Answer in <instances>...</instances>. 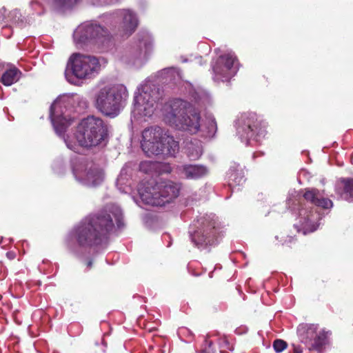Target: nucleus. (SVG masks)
<instances>
[{
    "instance_id": "f257e3e1",
    "label": "nucleus",
    "mask_w": 353,
    "mask_h": 353,
    "mask_svg": "<svg viewBox=\"0 0 353 353\" xmlns=\"http://www.w3.org/2000/svg\"><path fill=\"white\" fill-rule=\"evenodd\" d=\"M139 19L131 9H117L105 13L97 20L86 21L75 29L73 41L78 48L108 51L114 44L113 34L117 32L130 35L137 29Z\"/></svg>"
},
{
    "instance_id": "f03ea898",
    "label": "nucleus",
    "mask_w": 353,
    "mask_h": 353,
    "mask_svg": "<svg viewBox=\"0 0 353 353\" xmlns=\"http://www.w3.org/2000/svg\"><path fill=\"white\" fill-rule=\"evenodd\" d=\"M123 225L121 208L114 203L106 205L98 212L82 220L68 235L66 242L68 248L77 252L79 248H92L105 243L113 231L114 225Z\"/></svg>"
},
{
    "instance_id": "7ed1b4c3",
    "label": "nucleus",
    "mask_w": 353,
    "mask_h": 353,
    "mask_svg": "<svg viewBox=\"0 0 353 353\" xmlns=\"http://www.w3.org/2000/svg\"><path fill=\"white\" fill-rule=\"evenodd\" d=\"M164 121L170 125L191 134L200 133L204 137H213L217 130L215 119L212 115L201 120L200 113L190 103L181 99L167 102L163 109Z\"/></svg>"
},
{
    "instance_id": "20e7f679",
    "label": "nucleus",
    "mask_w": 353,
    "mask_h": 353,
    "mask_svg": "<svg viewBox=\"0 0 353 353\" xmlns=\"http://www.w3.org/2000/svg\"><path fill=\"white\" fill-rule=\"evenodd\" d=\"M108 125L99 117L88 116L79 123L75 134L77 142H72L69 138L64 141L70 150L78 153L79 147L92 148L104 145L108 137Z\"/></svg>"
},
{
    "instance_id": "39448f33",
    "label": "nucleus",
    "mask_w": 353,
    "mask_h": 353,
    "mask_svg": "<svg viewBox=\"0 0 353 353\" xmlns=\"http://www.w3.org/2000/svg\"><path fill=\"white\" fill-rule=\"evenodd\" d=\"M303 197L307 203L299 209V222L295 228L299 232H302L305 235L314 232L319 225L321 215L318 208L330 209L332 208L333 203L330 199L325 198L317 189L307 190Z\"/></svg>"
},
{
    "instance_id": "423d86ee",
    "label": "nucleus",
    "mask_w": 353,
    "mask_h": 353,
    "mask_svg": "<svg viewBox=\"0 0 353 353\" xmlns=\"http://www.w3.org/2000/svg\"><path fill=\"white\" fill-rule=\"evenodd\" d=\"M126 87L110 83L100 88L94 96V106L103 115L114 118L124 108L128 98Z\"/></svg>"
},
{
    "instance_id": "0eeeda50",
    "label": "nucleus",
    "mask_w": 353,
    "mask_h": 353,
    "mask_svg": "<svg viewBox=\"0 0 353 353\" xmlns=\"http://www.w3.org/2000/svg\"><path fill=\"white\" fill-rule=\"evenodd\" d=\"M141 145L148 157H174L179 152V143L159 126H151L142 132Z\"/></svg>"
},
{
    "instance_id": "6e6552de",
    "label": "nucleus",
    "mask_w": 353,
    "mask_h": 353,
    "mask_svg": "<svg viewBox=\"0 0 353 353\" xmlns=\"http://www.w3.org/2000/svg\"><path fill=\"white\" fill-rule=\"evenodd\" d=\"M154 39L148 31L139 32L121 52V61L129 65L139 68L148 60L153 51Z\"/></svg>"
},
{
    "instance_id": "1a4fd4ad",
    "label": "nucleus",
    "mask_w": 353,
    "mask_h": 353,
    "mask_svg": "<svg viewBox=\"0 0 353 353\" xmlns=\"http://www.w3.org/2000/svg\"><path fill=\"white\" fill-rule=\"evenodd\" d=\"M181 190L179 183L173 181H163L154 185L148 183L141 185L139 194L141 201L148 205L163 206L178 197Z\"/></svg>"
},
{
    "instance_id": "9d476101",
    "label": "nucleus",
    "mask_w": 353,
    "mask_h": 353,
    "mask_svg": "<svg viewBox=\"0 0 353 353\" xmlns=\"http://www.w3.org/2000/svg\"><path fill=\"white\" fill-rule=\"evenodd\" d=\"M83 102V98L75 93L59 96L52 104L50 109V118L56 133L61 136L70 126L72 118L68 112L70 108Z\"/></svg>"
},
{
    "instance_id": "9b49d317",
    "label": "nucleus",
    "mask_w": 353,
    "mask_h": 353,
    "mask_svg": "<svg viewBox=\"0 0 353 353\" xmlns=\"http://www.w3.org/2000/svg\"><path fill=\"white\" fill-rule=\"evenodd\" d=\"M218 222L213 214H205L196 220L189 231L192 242L199 248H206L217 242Z\"/></svg>"
},
{
    "instance_id": "f8f14e48",
    "label": "nucleus",
    "mask_w": 353,
    "mask_h": 353,
    "mask_svg": "<svg viewBox=\"0 0 353 353\" xmlns=\"http://www.w3.org/2000/svg\"><path fill=\"white\" fill-rule=\"evenodd\" d=\"M65 78L68 81L76 84L78 79H91L100 70V62L97 57L81 53H74L69 59Z\"/></svg>"
},
{
    "instance_id": "ddd939ff",
    "label": "nucleus",
    "mask_w": 353,
    "mask_h": 353,
    "mask_svg": "<svg viewBox=\"0 0 353 353\" xmlns=\"http://www.w3.org/2000/svg\"><path fill=\"white\" fill-rule=\"evenodd\" d=\"M236 134L247 145H254L264 137L265 131L261 121L254 112L241 114L235 121Z\"/></svg>"
},
{
    "instance_id": "4468645a",
    "label": "nucleus",
    "mask_w": 353,
    "mask_h": 353,
    "mask_svg": "<svg viewBox=\"0 0 353 353\" xmlns=\"http://www.w3.org/2000/svg\"><path fill=\"white\" fill-rule=\"evenodd\" d=\"M161 97L158 86L150 80L145 81L134 93V112L144 117L152 116Z\"/></svg>"
},
{
    "instance_id": "2eb2a0df",
    "label": "nucleus",
    "mask_w": 353,
    "mask_h": 353,
    "mask_svg": "<svg viewBox=\"0 0 353 353\" xmlns=\"http://www.w3.org/2000/svg\"><path fill=\"white\" fill-rule=\"evenodd\" d=\"M72 173L77 181L88 187H96L105 178L103 170L97 165L84 159H76L72 163Z\"/></svg>"
},
{
    "instance_id": "dca6fc26",
    "label": "nucleus",
    "mask_w": 353,
    "mask_h": 353,
    "mask_svg": "<svg viewBox=\"0 0 353 353\" xmlns=\"http://www.w3.org/2000/svg\"><path fill=\"white\" fill-rule=\"evenodd\" d=\"M239 70L238 59L234 52L220 55L212 63L213 79L217 82H228Z\"/></svg>"
},
{
    "instance_id": "f3484780",
    "label": "nucleus",
    "mask_w": 353,
    "mask_h": 353,
    "mask_svg": "<svg viewBox=\"0 0 353 353\" xmlns=\"http://www.w3.org/2000/svg\"><path fill=\"white\" fill-rule=\"evenodd\" d=\"M318 325L301 323L297 327V335L300 341L304 343L309 350H319L325 345L328 332L317 331Z\"/></svg>"
},
{
    "instance_id": "a211bd4d",
    "label": "nucleus",
    "mask_w": 353,
    "mask_h": 353,
    "mask_svg": "<svg viewBox=\"0 0 353 353\" xmlns=\"http://www.w3.org/2000/svg\"><path fill=\"white\" fill-rule=\"evenodd\" d=\"M176 171L181 177L190 180H197L208 173V168L200 164H183L177 166Z\"/></svg>"
},
{
    "instance_id": "6ab92c4d",
    "label": "nucleus",
    "mask_w": 353,
    "mask_h": 353,
    "mask_svg": "<svg viewBox=\"0 0 353 353\" xmlns=\"http://www.w3.org/2000/svg\"><path fill=\"white\" fill-rule=\"evenodd\" d=\"M336 191L342 199L353 202V179H341L337 183Z\"/></svg>"
},
{
    "instance_id": "aec40b11",
    "label": "nucleus",
    "mask_w": 353,
    "mask_h": 353,
    "mask_svg": "<svg viewBox=\"0 0 353 353\" xmlns=\"http://www.w3.org/2000/svg\"><path fill=\"white\" fill-rule=\"evenodd\" d=\"M80 0H47V5L53 11L63 12L74 7Z\"/></svg>"
},
{
    "instance_id": "412c9836",
    "label": "nucleus",
    "mask_w": 353,
    "mask_h": 353,
    "mask_svg": "<svg viewBox=\"0 0 353 353\" xmlns=\"http://www.w3.org/2000/svg\"><path fill=\"white\" fill-rule=\"evenodd\" d=\"M159 77L164 83H176L181 80V73L179 70L174 67L167 68L159 72Z\"/></svg>"
},
{
    "instance_id": "4be33fe9",
    "label": "nucleus",
    "mask_w": 353,
    "mask_h": 353,
    "mask_svg": "<svg viewBox=\"0 0 353 353\" xmlns=\"http://www.w3.org/2000/svg\"><path fill=\"white\" fill-rule=\"evenodd\" d=\"M185 153L190 160L194 161L199 159L203 153L201 142L195 139L187 143L185 146Z\"/></svg>"
},
{
    "instance_id": "5701e85b",
    "label": "nucleus",
    "mask_w": 353,
    "mask_h": 353,
    "mask_svg": "<svg viewBox=\"0 0 353 353\" xmlns=\"http://www.w3.org/2000/svg\"><path fill=\"white\" fill-rule=\"evenodd\" d=\"M21 74V72L19 70L12 66L2 74L1 81L3 85L9 86L19 81Z\"/></svg>"
},
{
    "instance_id": "b1692460",
    "label": "nucleus",
    "mask_w": 353,
    "mask_h": 353,
    "mask_svg": "<svg viewBox=\"0 0 353 353\" xmlns=\"http://www.w3.org/2000/svg\"><path fill=\"white\" fill-rule=\"evenodd\" d=\"M228 174V184L230 187L241 185L245 181L242 170L237 168H231Z\"/></svg>"
},
{
    "instance_id": "393cba45",
    "label": "nucleus",
    "mask_w": 353,
    "mask_h": 353,
    "mask_svg": "<svg viewBox=\"0 0 353 353\" xmlns=\"http://www.w3.org/2000/svg\"><path fill=\"white\" fill-rule=\"evenodd\" d=\"M117 186L121 192L128 193L131 191L127 170L123 168L117 180Z\"/></svg>"
},
{
    "instance_id": "a878e982",
    "label": "nucleus",
    "mask_w": 353,
    "mask_h": 353,
    "mask_svg": "<svg viewBox=\"0 0 353 353\" xmlns=\"http://www.w3.org/2000/svg\"><path fill=\"white\" fill-rule=\"evenodd\" d=\"M8 17L13 23L17 24L19 26H22L23 24V19L18 10H14L9 13Z\"/></svg>"
},
{
    "instance_id": "bb28decb",
    "label": "nucleus",
    "mask_w": 353,
    "mask_h": 353,
    "mask_svg": "<svg viewBox=\"0 0 353 353\" xmlns=\"http://www.w3.org/2000/svg\"><path fill=\"white\" fill-rule=\"evenodd\" d=\"M193 97L195 101L201 103L203 104H205L210 102L209 95L203 91L196 92Z\"/></svg>"
},
{
    "instance_id": "cd10ccee",
    "label": "nucleus",
    "mask_w": 353,
    "mask_h": 353,
    "mask_svg": "<svg viewBox=\"0 0 353 353\" xmlns=\"http://www.w3.org/2000/svg\"><path fill=\"white\" fill-rule=\"evenodd\" d=\"M273 347L276 352H281L287 347V343L281 339H276L273 343Z\"/></svg>"
},
{
    "instance_id": "c85d7f7f",
    "label": "nucleus",
    "mask_w": 353,
    "mask_h": 353,
    "mask_svg": "<svg viewBox=\"0 0 353 353\" xmlns=\"http://www.w3.org/2000/svg\"><path fill=\"white\" fill-rule=\"evenodd\" d=\"M119 0H91L92 3L97 6H103L116 3Z\"/></svg>"
},
{
    "instance_id": "c756f323",
    "label": "nucleus",
    "mask_w": 353,
    "mask_h": 353,
    "mask_svg": "<svg viewBox=\"0 0 353 353\" xmlns=\"http://www.w3.org/2000/svg\"><path fill=\"white\" fill-rule=\"evenodd\" d=\"M52 168L56 173L61 174L64 170V165L61 161H57L53 163Z\"/></svg>"
},
{
    "instance_id": "7c9ffc66",
    "label": "nucleus",
    "mask_w": 353,
    "mask_h": 353,
    "mask_svg": "<svg viewBox=\"0 0 353 353\" xmlns=\"http://www.w3.org/2000/svg\"><path fill=\"white\" fill-rule=\"evenodd\" d=\"M153 165L151 161L141 162L140 164V170L145 173L150 171L152 166Z\"/></svg>"
},
{
    "instance_id": "2f4dec72",
    "label": "nucleus",
    "mask_w": 353,
    "mask_h": 353,
    "mask_svg": "<svg viewBox=\"0 0 353 353\" xmlns=\"http://www.w3.org/2000/svg\"><path fill=\"white\" fill-rule=\"evenodd\" d=\"M30 6L34 11L37 12L39 14L40 13L39 8H41V4L39 1H30Z\"/></svg>"
},
{
    "instance_id": "473e14b6",
    "label": "nucleus",
    "mask_w": 353,
    "mask_h": 353,
    "mask_svg": "<svg viewBox=\"0 0 353 353\" xmlns=\"http://www.w3.org/2000/svg\"><path fill=\"white\" fill-rule=\"evenodd\" d=\"M6 10L5 9V8H2L0 9V21H3L6 19Z\"/></svg>"
},
{
    "instance_id": "72a5a7b5",
    "label": "nucleus",
    "mask_w": 353,
    "mask_h": 353,
    "mask_svg": "<svg viewBox=\"0 0 353 353\" xmlns=\"http://www.w3.org/2000/svg\"><path fill=\"white\" fill-rule=\"evenodd\" d=\"M294 350H295L296 353H302L303 352L302 350L300 348H295Z\"/></svg>"
},
{
    "instance_id": "f704fd0d",
    "label": "nucleus",
    "mask_w": 353,
    "mask_h": 353,
    "mask_svg": "<svg viewBox=\"0 0 353 353\" xmlns=\"http://www.w3.org/2000/svg\"><path fill=\"white\" fill-rule=\"evenodd\" d=\"M92 261H88V263H87L88 267V268H91V266H92Z\"/></svg>"
},
{
    "instance_id": "c9c22d12",
    "label": "nucleus",
    "mask_w": 353,
    "mask_h": 353,
    "mask_svg": "<svg viewBox=\"0 0 353 353\" xmlns=\"http://www.w3.org/2000/svg\"><path fill=\"white\" fill-rule=\"evenodd\" d=\"M190 201H189V199H187V203H186V205H190Z\"/></svg>"
},
{
    "instance_id": "e433bc0d",
    "label": "nucleus",
    "mask_w": 353,
    "mask_h": 353,
    "mask_svg": "<svg viewBox=\"0 0 353 353\" xmlns=\"http://www.w3.org/2000/svg\"><path fill=\"white\" fill-rule=\"evenodd\" d=\"M292 237L290 236V237H289V242H291V241H292Z\"/></svg>"
},
{
    "instance_id": "4c0bfd02",
    "label": "nucleus",
    "mask_w": 353,
    "mask_h": 353,
    "mask_svg": "<svg viewBox=\"0 0 353 353\" xmlns=\"http://www.w3.org/2000/svg\"><path fill=\"white\" fill-rule=\"evenodd\" d=\"M1 65V63H0V65Z\"/></svg>"
}]
</instances>
